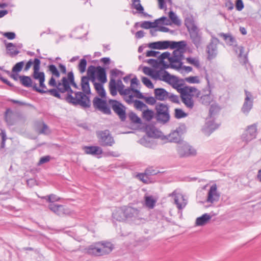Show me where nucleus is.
Segmentation results:
<instances>
[{"instance_id": "nucleus-62", "label": "nucleus", "mask_w": 261, "mask_h": 261, "mask_svg": "<svg viewBox=\"0 0 261 261\" xmlns=\"http://www.w3.org/2000/svg\"><path fill=\"white\" fill-rule=\"evenodd\" d=\"M146 62L151 64L155 69L158 68L159 67V61L156 59H149L146 61Z\"/></svg>"}, {"instance_id": "nucleus-54", "label": "nucleus", "mask_w": 261, "mask_h": 261, "mask_svg": "<svg viewBox=\"0 0 261 261\" xmlns=\"http://www.w3.org/2000/svg\"><path fill=\"white\" fill-rule=\"evenodd\" d=\"M155 24L158 25V24L169 25L171 24V22H169V20L166 16H162L159 19L154 20Z\"/></svg>"}, {"instance_id": "nucleus-40", "label": "nucleus", "mask_w": 261, "mask_h": 261, "mask_svg": "<svg viewBox=\"0 0 261 261\" xmlns=\"http://www.w3.org/2000/svg\"><path fill=\"white\" fill-rule=\"evenodd\" d=\"M109 90L110 93L112 96H114L117 95L118 89L117 88L116 82L113 78H111L110 79L109 83Z\"/></svg>"}, {"instance_id": "nucleus-51", "label": "nucleus", "mask_w": 261, "mask_h": 261, "mask_svg": "<svg viewBox=\"0 0 261 261\" xmlns=\"http://www.w3.org/2000/svg\"><path fill=\"white\" fill-rule=\"evenodd\" d=\"M140 27L145 29H149L157 28L158 25L155 24L154 21L152 22L150 21H144L141 23Z\"/></svg>"}, {"instance_id": "nucleus-57", "label": "nucleus", "mask_w": 261, "mask_h": 261, "mask_svg": "<svg viewBox=\"0 0 261 261\" xmlns=\"http://www.w3.org/2000/svg\"><path fill=\"white\" fill-rule=\"evenodd\" d=\"M134 107L136 109L141 110L143 108H147L146 105H145L143 101L135 99L134 100Z\"/></svg>"}, {"instance_id": "nucleus-43", "label": "nucleus", "mask_w": 261, "mask_h": 261, "mask_svg": "<svg viewBox=\"0 0 261 261\" xmlns=\"http://www.w3.org/2000/svg\"><path fill=\"white\" fill-rule=\"evenodd\" d=\"M155 116L153 110L147 109L142 113V117L147 121H150Z\"/></svg>"}, {"instance_id": "nucleus-39", "label": "nucleus", "mask_w": 261, "mask_h": 261, "mask_svg": "<svg viewBox=\"0 0 261 261\" xmlns=\"http://www.w3.org/2000/svg\"><path fill=\"white\" fill-rule=\"evenodd\" d=\"M211 218V216L207 213L203 214L201 217L197 218V226L204 225Z\"/></svg>"}, {"instance_id": "nucleus-2", "label": "nucleus", "mask_w": 261, "mask_h": 261, "mask_svg": "<svg viewBox=\"0 0 261 261\" xmlns=\"http://www.w3.org/2000/svg\"><path fill=\"white\" fill-rule=\"evenodd\" d=\"M66 92L67 93L64 96V100L67 102L74 106L80 105L84 109L91 107L90 96L86 95L81 91L74 92L68 82Z\"/></svg>"}, {"instance_id": "nucleus-6", "label": "nucleus", "mask_w": 261, "mask_h": 261, "mask_svg": "<svg viewBox=\"0 0 261 261\" xmlns=\"http://www.w3.org/2000/svg\"><path fill=\"white\" fill-rule=\"evenodd\" d=\"M155 110V118L159 123L165 124L168 122L170 119L169 108L167 105L158 102L156 103Z\"/></svg>"}, {"instance_id": "nucleus-46", "label": "nucleus", "mask_w": 261, "mask_h": 261, "mask_svg": "<svg viewBox=\"0 0 261 261\" xmlns=\"http://www.w3.org/2000/svg\"><path fill=\"white\" fill-rule=\"evenodd\" d=\"M168 16L172 23L177 25H180L181 24L180 20L178 18L175 13L172 10H171L169 12Z\"/></svg>"}, {"instance_id": "nucleus-20", "label": "nucleus", "mask_w": 261, "mask_h": 261, "mask_svg": "<svg viewBox=\"0 0 261 261\" xmlns=\"http://www.w3.org/2000/svg\"><path fill=\"white\" fill-rule=\"evenodd\" d=\"M34 126L36 132L39 134L48 135L50 133L48 126L43 121H36Z\"/></svg>"}, {"instance_id": "nucleus-45", "label": "nucleus", "mask_w": 261, "mask_h": 261, "mask_svg": "<svg viewBox=\"0 0 261 261\" xmlns=\"http://www.w3.org/2000/svg\"><path fill=\"white\" fill-rule=\"evenodd\" d=\"M131 8L135 9L138 13H143L144 11V7L140 4V0H132Z\"/></svg>"}, {"instance_id": "nucleus-60", "label": "nucleus", "mask_w": 261, "mask_h": 261, "mask_svg": "<svg viewBox=\"0 0 261 261\" xmlns=\"http://www.w3.org/2000/svg\"><path fill=\"white\" fill-rule=\"evenodd\" d=\"M41 62L39 58H35L34 60L33 72L40 71Z\"/></svg>"}, {"instance_id": "nucleus-24", "label": "nucleus", "mask_w": 261, "mask_h": 261, "mask_svg": "<svg viewBox=\"0 0 261 261\" xmlns=\"http://www.w3.org/2000/svg\"><path fill=\"white\" fill-rule=\"evenodd\" d=\"M81 86L82 90V93L88 96H89V95L91 94L89 80L87 75L82 76L81 77Z\"/></svg>"}, {"instance_id": "nucleus-22", "label": "nucleus", "mask_w": 261, "mask_h": 261, "mask_svg": "<svg viewBox=\"0 0 261 261\" xmlns=\"http://www.w3.org/2000/svg\"><path fill=\"white\" fill-rule=\"evenodd\" d=\"M170 41H159L148 44V46L154 49H166L170 47Z\"/></svg>"}, {"instance_id": "nucleus-14", "label": "nucleus", "mask_w": 261, "mask_h": 261, "mask_svg": "<svg viewBox=\"0 0 261 261\" xmlns=\"http://www.w3.org/2000/svg\"><path fill=\"white\" fill-rule=\"evenodd\" d=\"M220 194L217 191V186L216 184H213L207 193L206 202L210 203L217 202L220 199Z\"/></svg>"}, {"instance_id": "nucleus-56", "label": "nucleus", "mask_w": 261, "mask_h": 261, "mask_svg": "<svg viewBox=\"0 0 261 261\" xmlns=\"http://www.w3.org/2000/svg\"><path fill=\"white\" fill-rule=\"evenodd\" d=\"M170 56H171V54L169 52L166 51V52L162 53L160 56H159L158 57V59H159V61H165L164 60L165 59H168V60L170 62H171V61L172 62L173 60L171 59V58L172 57H171Z\"/></svg>"}, {"instance_id": "nucleus-47", "label": "nucleus", "mask_w": 261, "mask_h": 261, "mask_svg": "<svg viewBox=\"0 0 261 261\" xmlns=\"http://www.w3.org/2000/svg\"><path fill=\"white\" fill-rule=\"evenodd\" d=\"M128 117L131 121V122L135 124H141L142 120L140 117H139L137 114L133 112H131L128 113Z\"/></svg>"}, {"instance_id": "nucleus-4", "label": "nucleus", "mask_w": 261, "mask_h": 261, "mask_svg": "<svg viewBox=\"0 0 261 261\" xmlns=\"http://www.w3.org/2000/svg\"><path fill=\"white\" fill-rule=\"evenodd\" d=\"M181 83L178 84L175 89L180 94V97L182 102L188 107L192 108L194 106V103L191 98V93L196 91L195 87H183L184 85V79H180Z\"/></svg>"}, {"instance_id": "nucleus-41", "label": "nucleus", "mask_w": 261, "mask_h": 261, "mask_svg": "<svg viewBox=\"0 0 261 261\" xmlns=\"http://www.w3.org/2000/svg\"><path fill=\"white\" fill-rule=\"evenodd\" d=\"M67 82L70 86H72L76 89H79V87L74 81V75L73 72L71 71L67 73V76H66Z\"/></svg>"}, {"instance_id": "nucleus-28", "label": "nucleus", "mask_w": 261, "mask_h": 261, "mask_svg": "<svg viewBox=\"0 0 261 261\" xmlns=\"http://www.w3.org/2000/svg\"><path fill=\"white\" fill-rule=\"evenodd\" d=\"M83 150L86 154L94 155H100L102 153V150L101 147L97 146H85L83 147Z\"/></svg>"}, {"instance_id": "nucleus-61", "label": "nucleus", "mask_w": 261, "mask_h": 261, "mask_svg": "<svg viewBox=\"0 0 261 261\" xmlns=\"http://www.w3.org/2000/svg\"><path fill=\"white\" fill-rule=\"evenodd\" d=\"M145 101V102L148 104V105H154V104L156 103V98L154 97H152V96H149V97H146L145 96V98H144V99Z\"/></svg>"}, {"instance_id": "nucleus-5", "label": "nucleus", "mask_w": 261, "mask_h": 261, "mask_svg": "<svg viewBox=\"0 0 261 261\" xmlns=\"http://www.w3.org/2000/svg\"><path fill=\"white\" fill-rule=\"evenodd\" d=\"M87 76L89 81H91L94 86H95L96 84L99 83L96 82V80L100 82L101 81L100 77L104 78L107 76L106 69L100 66L90 65L87 70Z\"/></svg>"}, {"instance_id": "nucleus-50", "label": "nucleus", "mask_w": 261, "mask_h": 261, "mask_svg": "<svg viewBox=\"0 0 261 261\" xmlns=\"http://www.w3.org/2000/svg\"><path fill=\"white\" fill-rule=\"evenodd\" d=\"M24 65V61H21L19 62H18L16 63L14 66L12 67V72L13 73H18L20 72Z\"/></svg>"}, {"instance_id": "nucleus-9", "label": "nucleus", "mask_w": 261, "mask_h": 261, "mask_svg": "<svg viewBox=\"0 0 261 261\" xmlns=\"http://www.w3.org/2000/svg\"><path fill=\"white\" fill-rule=\"evenodd\" d=\"M99 144L103 147L112 146L115 143L114 138L108 130L100 131L97 134Z\"/></svg>"}, {"instance_id": "nucleus-38", "label": "nucleus", "mask_w": 261, "mask_h": 261, "mask_svg": "<svg viewBox=\"0 0 261 261\" xmlns=\"http://www.w3.org/2000/svg\"><path fill=\"white\" fill-rule=\"evenodd\" d=\"M197 70L200 73V76L206 81L207 86L210 85V81L208 78V74L205 67L202 68L200 65L199 61L197 60Z\"/></svg>"}, {"instance_id": "nucleus-52", "label": "nucleus", "mask_w": 261, "mask_h": 261, "mask_svg": "<svg viewBox=\"0 0 261 261\" xmlns=\"http://www.w3.org/2000/svg\"><path fill=\"white\" fill-rule=\"evenodd\" d=\"M188 114L185 113L182 109L176 108L174 110V117L176 119H181L187 117Z\"/></svg>"}, {"instance_id": "nucleus-1", "label": "nucleus", "mask_w": 261, "mask_h": 261, "mask_svg": "<svg viewBox=\"0 0 261 261\" xmlns=\"http://www.w3.org/2000/svg\"><path fill=\"white\" fill-rule=\"evenodd\" d=\"M100 80L101 81L99 82V84H95L94 88L100 97L96 96L94 98L93 106L96 110H99L103 114L111 115L112 113L111 108L108 106L107 100L103 99L106 97V92L103 87V84L107 82V76H106L104 78L101 77Z\"/></svg>"}, {"instance_id": "nucleus-59", "label": "nucleus", "mask_w": 261, "mask_h": 261, "mask_svg": "<svg viewBox=\"0 0 261 261\" xmlns=\"http://www.w3.org/2000/svg\"><path fill=\"white\" fill-rule=\"evenodd\" d=\"M43 198L46 199L47 201L49 203H54L55 201H57L59 200V198L54 194H50L48 196L43 197Z\"/></svg>"}, {"instance_id": "nucleus-58", "label": "nucleus", "mask_w": 261, "mask_h": 261, "mask_svg": "<svg viewBox=\"0 0 261 261\" xmlns=\"http://www.w3.org/2000/svg\"><path fill=\"white\" fill-rule=\"evenodd\" d=\"M142 82L143 84L146 86L147 88L149 89H153L154 88V86L151 81V80L147 77L142 76Z\"/></svg>"}, {"instance_id": "nucleus-26", "label": "nucleus", "mask_w": 261, "mask_h": 261, "mask_svg": "<svg viewBox=\"0 0 261 261\" xmlns=\"http://www.w3.org/2000/svg\"><path fill=\"white\" fill-rule=\"evenodd\" d=\"M155 98L160 101H164L168 98L169 93L163 88H158L154 90Z\"/></svg>"}, {"instance_id": "nucleus-55", "label": "nucleus", "mask_w": 261, "mask_h": 261, "mask_svg": "<svg viewBox=\"0 0 261 261\" xmlns=\"http://www.w3.org/2000/svg\"><path fill=\"white\" fill-rule=\"evenodd\" d=\"M138 177L139 179L144 184H148L151 182L148 176H147L145 172L144 173L138 174Z\"/></svg>"}, {"instance_id": "nucleus-48", "label": "nucleus", "mask_w": 261, "mask_h": 261, "mask_svg": "<svg viewBox=\"0 0 261 261\" xmlns=\"http://www.w3.org/2000/svg\"><path fill=\"white\" fill-rule=\"evenodd\" d=\"M184 53H181V52H179V54L177 56H175V57H172L171 59L173 60L172 62L178 63L179 64L177 65V66L180 67V69L182 68V60L184 59Z\"/></svg>"}, {"instance_id": "nucleus-53", "label": "nucleus", "mask_w": 261, "mask_h": 261, "mask_svg": "<svg viewBox=\"0 0 261 261\" xmlns=\"http://www.w3.org/2000/svg\"><path fill=\"white\" fill-rule=\"evenodd\" d=\"M32 77L35 80H38L39 82L45 80V73L41 71L33 72Z\"/></svg>"}, {"instance_id": "nucleus-64", "label": "nucleus", "mask_w": 261, "mask_h": 261, "mask_svg": "<svg viewBox=\"0 0 261 261\" xmlns=\"http://www.w3.org/2000/svg\"><path fill=\"white\" fill-rule=\"evenodd\" d=\"M4 37L9 40H13L16 38V34L14 32H7L3 33Z\"/></svg>"}, {"instance_id": "nucleus-23", "label": "nucleus", "mask_w": 261, "mask_h": 261, "mask_svg": "<svg viewBox=\"0 0 261 261\" xmlns=\"http://www.w3.org/2000/svg\"><path fill=\"white\" fill-rule=\"evenodd\" d=\"M124 212L125 219L132 218H138L139 217V210L136 208L130 206H124L122 207Z\"/></svg>"}, {"instance_id": "nucleus-31", "label": "nucleus", "mask_w": 261, "mask_h": 261, "mask_svg": "<svg viewBox=\"0 0 261 261\" xmlns=\"http://www.w3.org/2000/svg\"><path fill=\"white\" fill-rule=\"evenodd\" d=\"M4 118L8 125L10 126L15 124V121L13 118V113L11 109H7L5 112Z\"/></svg>"}, {"instance_id": "nucleus-42", "label": "nucleus", "mask_w": 261, "mask_h": 261, "mask_svg": "<svg viewBox=\"0 0 261 261\" xmlns=\"http://www.w3.org/2000/svg\"><path fill=\"white\" fill-rule=\"evenodd\" d=\"M144 199L147 207L149 208H153L154 207L156 201L152 196H145Z\"/></svg>"}, {"instance_id": "nucleus-37", "label": "nucleus", "mask_w": 261, "mask_h": 261, "mask_svg": "<svg viewBox=\"0 0 261 261\" xmlns=\"http://www.w3.org/2000/svg\"><path fill=\"white\" fill-rule=\"evenodd\" d=\"M207 92V93H206L205 94L201 95L200 97V99H199V101L201 103L206 106L209 105L212 100L210 95L211 90H208Z\"/></svg>"}, {"instance_id": "nucleus-11", "label": "nucleus", "mask_w": 261, "mask_h": 261, "mask_svg": "<svg viewBox=\"0 0 261 261\" xmlns=\"http://www.w3.org/2000/svg\"><path fill=\"white\" fill-rule=\"evenodd\" d=\"M257 135V125L253 124L248 126L244 133L242 135V140L248 143L255 139Z\"/></svg>"}, {"instance_id": "nucleus-19", "label": "nucleus", "mask_w": 261, "mask_h": 261, "mask_svg": "<svg viewBox=\"0 0 261 261\" xmlns=\"http://www.w3.org/2000/svg\"><path fill=\"white\" fill-rule=\"evenodd\" d=\"M145 130L147 135L150 138H159L161 137L162 132L158 129L153 124H147Z\"/></svg>"}, {"instance_id": "nucleus-25", "label": "nucleus", "mask_w": 261, "mask_h": 261, "mask_svg": "<svg viewBox=\"0 0 261 261\" xmlns=\"http://www.w3.org/2000/svg\"><path fill=\"white\" fill-rule=\"evenodd\" d=\"M233 46L236 53L238 55L240 63L244 64H246L248 62V59L247 55L244 54V47L242 46H237L236 43Z\"/></svg>"}, {"instance_id": "nucleus-12", "label": "nucleus", "mask_w": 261, "mask_h": 261, "mask_svg": "<svg viewBox=\"0 0 261 261\" xmlns=\"http://www.w3.org/2000/svg\"><path fill=\"white\" fill-rule=\"evenodd\" d=\"M219 126V124L215 123L214 119L206 118V122L203 126L201 131L205 135L209 136Z\"/></svg>"}, {"instance_id": "nucleus-49", "label": "nucleus", "mask_w": 261, "mask_h": 261, "mask_svg": "<svg viewBox=\"0 0 261 261\" xmlns=\"http://www.w3.org/2000/svg\"><path fill=\"white\" fill-rule=\"evenodd\" d=\"M87 61L86 59L83 58L80 60L77 65V68L81 73H83L86 71Z\"/></svg>"}, {"instance_id": "nucleus-44", "label": "nucleus", "mask_w": 261, "mask_h": 261, "mask_svg": "<svg viewBox=\"0 0 261 261\" xmlns=\"http://www.w3.org/2000/svg\"><path fill=\"white\" fill-rule=\"evenodd\" d=\"M5 44L7 51H9L10 56L11 57H13L15 56L18 55L19 53V51L18 50H13L11 48L12 47H15V45L12 43H6V41L5 40Z\"/></svg>"}, {"instance_id": "nucleus-27", "label": "nucleus", "mask_w": 261, "mask_h": 261, "mask_svg": "<svg viewBox=\"0 0 261 261\" xmlns=\"http://www.w3.org/2000/svg\"><path fill=\"white\" fill-rule=\"evenodd\" d=\"M99 242H96L91 245H90L87 249V253L88 254L99 256L101 255V250L99 247Z\"/></svg>"}, {"instance_id": "nucleus-8", "label": "nucleus", "mask_w": 261, "mask_h": 261, "mask_svg": "<svg viewBox=\"0 0 261 261\" xmlns=\"http://www.w3.org/2000/svg\"><path fill=\"white\" fill-rule=\"evenodd\" d=\"M187 127L185 123H180L175 130L171 132L168 136L167 139L171 142L179 143L182 142V135L186 132Z\"/></svg>"}, {"instance_id": "nucleus-35", "label": "nucleus", "mask_w": 261, "mask_h": 261, "mask_svg": "<svg viewBox=\"0 0 261 261\" xmlns=\"http://www.w3.org/2000/svg\"><path fill=\"white\" fill-rule=\"evenodd\" d=\"M19 79L21 84L25 87H32L35 83L33 85V81L30 76L27 75L19 76Z\"/></svg>"}, {"instance_id": "nucleus-21", "label": "nucleus", "mask_w": 261, "mask_h": 261, "mask_svg": "<svg viewBox=\"0 0 261 261\" xmlns=\"http://www.w3.org/2000/svg\"><path fill=\"white\" fill-rule=\"evenodd\" d=\"M169 48L172 49H176L181 52V53H185L187 49V42L184 40L180 41H170Z\"/></svg>"}, {"instance_id": "nucleus-16", "label": "nucleus", "mask_w": 261, "mask_h": 261, "mask_svg": "<svg viewBox=\"0 0 261 261\" xmlns=\"http://www.w3.org/2000/svg\"><path fill=\"white\" fill-rule=\"evenodd\" d=\"M47 67L48 70L50 71L53 75L48 82V85L50 86L56 87V88L58 86V83H57L56 79L53 77V76L58 78L60 76V73L57 67L54 64H50Z\"/></svg>"}, {"instance_id": "nucleus-33", "label": "nucleus", "mask_w": 261, "mask_h": 261, "mask_svg": "<svg viewBox=\"0 0 261 261\" xmlns=\"http://www.w3.org/2000/svg\"><path fill=\"white\" fill-rule=\"evenodd\" d=\"M169 196L174 197V203L179 210H181L185 206V204H182L179 202V199H182L183 196L180 193H177L176 190H174L172 193L169 194Z\"/></svg>"}, {"instance_id": "nucleus-32", "label": "nucleus", "mask_w": 261, "mask_h": 261, "mask_svg": "<svg viewBox=\"0 0 261 261\" xmlns=\"http://www.w3.org/2000/svg\"><path fill=\"white\" fill-rule=\"evenodd\" d=\"M174 62H170V64H168L165 61H159V67L160 71H166V69L171 68L172 69H174L177 70L180 69L179 66H177L176 65L174 64Z\"/></svg>"}, {"instance_id": "nucleus-36", "label": "nucleus", "mask_w": 261, "mask_h": 261, "mask_svg": "<svg viewBox=\"0 0 261 261\" xmlns=\"http://www.w3.org/2000/svg\"><path fill=\"white\" fill-rule=\"evenodd\" d=\"M221 108L218 104H212L209 109L208 116L210 119H215V116L218 114Z\"/></svg>"}, {"instance_id": "nucleus-17", "label": "nucleus", "mask_w": 261, "mask_h": 261, "mask_svg": "<svg viewBox=\"0 0 261 261\" xmlns=\"http://www.w3.org/2000/svg\"><path fill=\"white\" fill-rule=\"evenodd\" d=\"M162 73L163 75L161 76V81L170 83V81L172 79L173 83H171V85L174 88L180 84V83H178L179 82H181L180 79L179 80L176 76L171 75L167 71H163Z\"/></svg>"}, {"instance_id": "nucleus-15", "label": "nucleus", "mask_w": 261, "mask_h": 261, "mask_svg": "<svg viewBox=\"0 0 261 261\" xmlns=\"http://www.w3.org/2000/svg\"><path fill=\"white\" fill-rule=\"evenodd\" d=\"M177 152L180 157H188L193 154L192 147L183 141L178 143Z\"/></svg>"}, {"instance_id": "nucleus-29", "label": "nucleus", "mask_w": 261, "mask_h": 261, "mask_svg": "<svg viewBox=\"0 0 261 261\" xmlns=\"http://www.w3.org/2000/svg\"><path fill=\"white\" fill-rule=\"evenodd\" d=\"M112 218L113 220L119 222H122L126 220L122 207L117 208L113 212Z\"/></svg>"}, {"instance_id": "nucleus-30", "label": "nucleus", "mask_w": 261, "mask_h": 261, "mask_svg": "<svg viewBox=\"0 0 261 261\" xmlns=\"http://www.w3.org/2000/svg\"><path fill=\"white\" fill-rule=\"evenodd\" d=\"M218 36L223 38L226 43L229 46H233L237 43L236 38L229 33H220L218 34Z\"/></svg>"}, {"instance_id": "nucleus-7", "label": "nucleus", "mask_w": 261, "mask_h": 261, "mask_svg": "<svg viewBox=\"0 0 261 261\" xmlns=\"http://www.w3.org/2000/svg\"><path fill=\"white\" fill-rule=\"evenodd\" d=\"M108 103L121 121H125L126 119V108L125 106L119 101L115 99H109Z\"/></svg>"}, {"instance_id": "nucleus-10", "label": "nucleus", "mask_w": 261, "mask_h": 261, "mask_svg": "<svg viewBox=\"0 0 261 261\" xmlns=\"http://www.w3.org/2000/svg\"><path fill=\"white\" fill-rule=\"evenodd\" d=\"M219 42V40L217 38L212 37L210 43L206 47L207 59L208 60H211L216 57L218 54L217 45Z\"/></svg>"}, {"instance_id": "nucleus-34", "label": "nucleus", "mask_w": 261, "mask_h": 261, "mask_svg": "<svg viewBox=\"0 0 261 261\" xmlns=\"http://www.w3.org/2000/svg\"><path fill=\"white\" fill-rule=\"evenodd\" d=\"M49 209L57 214L58 215H61L64 214V206L61 204H56L55 203H49L48 205Z\"/></svg>"}, {"instance_id": "nucleus-3", "label": "nucleus", "mask_w": 261, "mask_h": 261, "mask_svg": "<svg viewBox=\"0 0 261 261\" xmlns=\"http://www.w3.org/2000/svg\"><path fill=\"white\" fill-rule=\"evenodd\" d=\"M67 86V81L66 76H64L61 82H58V86L56 88L44 90L38 87L37 84H35L33 87V90L41 94L49 93L51 95L58 99L64 100V96H62L60 93L66 92Z\"/></svg>"}, {"instance_id": "nucleus-18", "label": "nucleus", "mask_w": 261, "mask_h": 261, "mask_svg": "<svg viewBox=\"0 0 261 261\" xmlns=\"http://www.w3.org/2000/svg\"><path fill=\"white\" fill-rule=\"evenodd\" d=\"M99 247L101 250V255H106L110 253L114 248V245L109 241L99 242Z\"/></svg>"}, {"instance_id": "nucleus-13", "label": "nucleus", "mask_w": 261, "mask_h": 261, "mask_svg": "<svg viewBox=\"0 0 261 261\" xmlns=\"http://www.w3.org/2000/svg\"><path fill=\"white\" fill-rule=\"evenodd\" d=\"M244 92L246 96L244 103L241 108V111L244 114L247 115L253 107V100L251 92L246 90H245Z\"/></svg>"}, {"instance_id": "nucleus-63", "label": "nucleus", "mask_w": 261, "mask_h": 261, "mask_svg": "<svg viewBox=\"0 0 261 261\" xmlns=\"http://www.w3.org/2000/svg\"><path fill=\"white\" fill-rule=\"evenodd\" d=\"M168 98H169L172 102L176 103L177 104L180 103L178 96L176 95H174L173 94L169 93Z\"/></svg>"}]
</instances>
